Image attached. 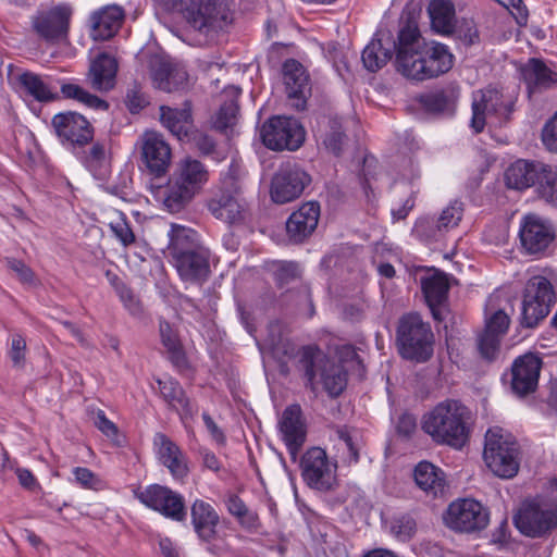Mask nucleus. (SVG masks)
Returning a JSON list of instances; mask_svg holds the SVG:
<instances>
[{
    "instance_id": "nucleus-26",
    "label": "nucleus",
    "mask_w": 557,
    "mask_h": 557,
    "mask_svg": "<svg viewBox=\"0 0 557 557\" xmlns=\"http://www.w3.org/2000/svg\"><path fill=\"white\" fill-rule=\"evenodd\" d=\"M153 446L160 463L169 469L174 479L183 480L187 476L189 468L186 455L168 435L156 433Z\"/></svg>"
},
{
    "instance_id": "nucleus-13",
    "label": "nucleus",
    "mask_w": 557,
    "mask_h": 557,
    "mask_svg": "<svg viewBox=\"0 0 557 557\" xmlns=\"http://www.w3.org/2000/svg\"><path fill=\"white\" fill-rule=\"evenodd\" d=\"M444 520L451 530L470 533L487 525L488 511L479 502L463 498L448 506Z\"/></svg>"
},
{
    "instance_id": "nucleus-22",
    "label": "nucleus",
    "mask_w": 557,
    "mask_h": 557,
    "mask_svg": "<svg viewBox=\"0 0 557 557\" xmlns=\"http://www.w3.org/2000/svg\"><path fill=\"white\" fill-rule=\"evenodd\" d=\"M141 156L146 168L153 176L161 177L168 172L172 152L169 144L160 134L151 132L145 135Z\"/></svg>"
},
{
    "instance_id": "nucleus-61",
    "label": "nucleus",
    "mask_w": 557,
    "mask_h": 557,
    "mask_svg": "<svg viewBox=\"0 0 557 557\" xmlns=\"http://www.w3.org/2000/svg\"><path fill=\"white\" fill-rule=\"evenodd\" d=\"M116 292L120 296V299L124 304L125 308L133 315H138L141 313L140 301L137 299V297L128 286H126L124 283H121L116 286Z\"/></svg>"
},
{
    "instance_id": "nucleus-14",
    "label": "nucleus",
    "mask_w": 557,
    "mask_h": 557,
    "mask_svg": "<svg viewBox=\"0 0 557 557\" xmlns=\"http://www.w3.org/2000/svg\"><path fill=\"white\" fill-rule=\"evenodd\" d=\"M519 242L522 251L530 256H542L555 239V230L535 213L524 215L520 222Z\"/></svg>"
},
{
    "instance_id": "nucleus-52",
    "label": "nucleus",
    "mask_w": 557,
    "mask_h": 557,
    "mask_svg": "<svg viewBox=\"0 0 557 557\" xmlns=\"http://www.w3.org/2000/svg\"><path fill=\"white\" fill-rule=\"evenodd\" d=\"M463 214V203L461 201L455 200L447 208H445L438 220H437V230L448 231L459 224Z\"/></svg>"
},
{
    "instance_id": "nucleus-5",
    "label": "nucleus",
    "mask_w": 557,
    "mask_h": 557,
    "mask_svg": "<svg viewBox=\"0 0 557 557\" xmlns=\"http://www.w3.org/2000/svg\"><path fill=\"white\" fill-rule=\"evenodd\" d=\"M396 345L401 358L418 363L433 356L434 334L431 325L417 312L404 314L396 330Z\"/></svg>"
},
{
    "instance_id": "nucleus-46",
    "label": "nucleus",
    "mask_w": 557,
    "mask_h": 557,
    "mask_svg": "<svg viewBox=\"0 0 557 557\" xmlns=\"http://www.w3.org/2000/svg\"><path fill=\"white\" fill-rule=\"evenodd\" d=\"M225 505L228 513L235 517L242 527L250 529L257 525L258 516L251 512L243 499L236 494H230L225 500Z\"/></svg>"
},
{
    "instance_id": "nucleus-7",
    "label": "nucleus",
    "mask_w": 557,
    "mask_h": 557,
    "mask_svg": "<svg viewBox=\"0 0 557 557\" xmlns=\"http://www.w3.org/2000/svg\"><path fill=\"white\" fill-rule=\"evenodd\" d=\"M227 0H169V9L201 34L222 28L228 15Z\"/></svg>"
},
{
    "instance_id": "nucleus-2",
    "label": "nucleus",
    "mask_w": 557,
    "mask_h": 557,
    "mask_svg": "<svg viewBox=\"0 0 557 557\" xmlns=\"http://www.w3.org/2000/svg\"><path fill=\"white\" fill-rule=\"evenodd\" d=\"M472 423L471 410L466 405L445 399L422 416L421 430L436 445L460 450L470 440Z\"/></svg>"
},
{
    "instance_id": "nucleus-54",
    "label": "nucleus",
    "mask_w": 557,
    "mask_h": 557,
    "mask_svg": "<svg viewBox=\"0 0 557 557\" xmlns=\"http://www.w3.org/2000/svg\"><path fill=\"white\" fill-rule=\"evenodd\" d=\"M125 104L133 114L140 112L149 104L148 97L143 92L140 85L137 82H134L127 89Z\"/></svg>"
},
{
    "instance_id": "nucleus-31",
    "label": "nucleus",
    "mask_w": 557,
    "mask_h": 557,
    "mask_svg": "<svg viewBox=\"0 0 557 557\" xmlns=\"http://www.w3.org/2000/svg\"><path fill=\"white\" fill-rule=\"evenodd\" d=\"M413 480L420 490L434 498L442 496L447 486L444 471L428 460L416 465Z\"/></svg>"
},
{
    "instance_id": "nucleus-32",
    "label": "nucleus",
    "mask_w": 557,
    "mask_h": 557,
    "mask_svg": "<svg viewBox=\"0 0 557 557\" xmlns=\"http://www.w3.org/2000/svg\"><path fill=\"white\" fill-rule=\"evenodd\" d=\"M521 75L529 92L548 89L557 84V73L552 71L543 60L531 58L521 67Z\"/></svg>"
},
{
    "instance_id": "nucleus-29",
    "label": "nucleus",
    "mask_w": 557,
    "mask_h": 557,
    "mask_svg": "<svg viewBox=\"0 0 557 557\" xmlns=\"http://www.w3.org/2000/svg\"><path fill=\"white\" fill-rule=\"evenodd\" d=\"M503 94L494 88L480 90L474 96L470 126L475 134L484 129L487 114L498 117L503 111Z\"/></svg>"
},
{
    "instance_id": "nucleus-30",
    "label": "nucleus",
    "mask_w": 557,
    "mask_h": 557,
    "mask_svg": "<svg viewBox=\"0 0 557 557\" xmlns=\"http://www.w3.org/2000/svg\"><path fill=\"white\" fill-rule=\"evenodd\" d=\"M116 73V60L109 53L101 52L90 64L88 81L95 90L109 91L115 86Z\"/></svg>"
},
{
    "instance_id": "nucleus-21",
    "label": "nucleus",
    "mask_w": 557,
    "mask_h": 557,
    "mask_svg": "<svg viewBox=\"0 0 557 557\" xmlns=\"http://www.w3.org/2000/svg\"><path fill=\"white\" fill-rule=\"evenodd\" d=\"M398 53V39L394 40L391 32L379 30L362 51L363 66L372 73L377 72Z\"/></svg>"
},
{
    "instance_id": "nucleus-9",
    "label": "nucleus",
    "mask_w": 557,
    "mask_h": 557,
    "mask_svg": "<svg viewBox=\"0 0 557 557\" xmlns=\"http://www.w3.org/2000/svg\"><path fill=\"white\" fill-rule=\"evenodd\" d=\"M299 467L306 485L320 493H331L338 487L337 465L332 462L321 447H311L300 457Z\"/></svg>"
},
{
    "instance_id": "nucleus-44",
    "label": "nucleus",
    "mask_w": 557,
    "mask_h": 557,
    "mask_svg": "<svg viewBox=\"0 0 557 557\" xmlns=\"http://www.w3.org/2000/svg\"><path fill=\"white\" fill-rule=\"evenodd\" d=\"M17 82L21 87L37 101L49 102L58 99V95L52 94L41 77L33 72L20 74Z\"/></svg>"
},
{
    "instance_id": "nucleus-17",
    "label": "nucleus",
    "mask_w": 557,
    "mask_h": 557,
    "mask_svg": "<svg viewBox=\"0 0 557 557\" xmlns=\"http://www.w3.org/2000/svg\"><path fill=\"white\" fill-rule=\"evenodd\" d=\"M278 428L290 459L295 462L307 438V426L300 405L293 404L284 409Z\"/></svg>"
},
{
    "instance_id": "nucleus-59",
    "label": "nucleus",
    "mask_w": 557,
    "mask_h": 557,
    "mask_svg": "<svg viewBox=\"0 0 557 557\" xmlns=\"http://www.w3.org/2000/svg\"><path fill=\"white\" fill-rule=\"evenodd\" d=\"M396 433L403 440H410L417 431V419L412 413L404 412L396 422Z\"/></svg>"
},
{
    "instance_id": "nucleus-11",
    "label": "nucleus",
    "mask_w": 557,
    "mask_h": 557,
    "mask_svg": "<svg viewBox=\"0 0 557 557\" xmlns=\"http://www.w3.org/2000/svg\"><path fill=\"white\" fill-rule=\"evenodd\" d=\"M51 127L61 145L72 151L84 148L94 139V126L83 114L75 111L54 114Z\"/></svg>"
},
{
    "instance_id": "nucleus-55",
    "label": "nucleus",
    "mask_w": 557,
    "mask_h": 557,
    "mask_svg": "<svg viewBox=\"0 0 557 557\" xmlns=\"http://www.w3.org/2000/svg\"><path fill=\"white\" fill-rule=\"evenodd\" d=\"M416 531V521L408 515L395 518L391 525V532L400 541H408Z\"/></svg>"
},
{
    "instance_id": "nucleus-8",
    "label": "nucleus",
    "mask_w": 557,
    "mask_h": 557,
    "mask_svg": "<svg viewBox=\"0 0 557 557\" xmlns=\"http://www.w3.org/2000/svg\"><path fill=\"white\" fill-rule=\"evenodd\" d=\"M513 523L525 536L544 537L557 528V502L540 496L525 499L513 516Z\"/></svg>"
},
{
    "instance_id": "nucleus-34",
    "label": "nucleus",
    "mask_w": 557,
    "mask_h": 557,
    "mask_svg": "<svg viewBox=\"0 0 557 557\" xmlns=\"http://www.w3.org/2000/svg\"><path fill=\"white\" fill-rule=\"evenodd\" d=\"M318 136L327 151L336 157L343 153L347 136L339 117L332 115L322 116L319 122Z\"/></svg>"
},
{
    "instance_id": "nucleus-6",
    "label": "nucleus",
    "mask_w": 557,
    "mask_h": 557,
    "mask_svg": "<svg viewBox=\"0 0 557 557\" xmlns=\"http://www.w3.org/2000/svg\"><path fill=\"white\" fill-rule=\"evenodd\" d=\"M520 446L516 438L503 429H488L485 434L483 459L498 478H513L520 467Z\"/></svg>"
},
{
    "instance_id": "nucleus-58",
    "label": "nucleus",
    "mask_w": 557,
    "mask_h": 557,
    "mask_svg": "<svg viewBox=\"0 0 557 557\" xmlns=\"http://www.w3.org/2000/svg\"><path fill=\"white\" fill-rule=\"evenodd\" d=\"M238 107L235 102L230 101L221 106L216 120L215 127L220 131H224L234 124Z\"/></svg>"
},
{
    "instance_id": "nucleus-38",
    "label": "nucleus",
    "mask_w": 557,
    "mask_h": 557,
    "mask_svg": "<svg viewBox=\"0 0 557 557\" xmlns=\"http://www.w3.org/2000/svg\"><path fill=\"white\" fill-rule=\"evenodd\" d=\"M458 88L449 85L445 88L423 94L419 97L420 104L431 113H453L458 98Z\"/></svg>"
},
{
    "instance_id": "nucleus-62",
    "label": "nucleus",
    "mask_w": 557,
    "mask_h": 557,
    "mask_svg": "<svg viewBox=\"0 0 557 557\" xmlns=\"http://www.w3.org/2000/svg\"><path fill=\"white\" fill-rule=\"evenodd\" d=\"M110 228L115 237L124 245L129 246L135 242V235L124 218L116 222L110 223Z\"/></svg>"
},
{
    "instance_id": "nucleus-56",
    "label": "nucleus",
    "mask_w": 557,
    "mask_h": 557,
    "mask_svg": "<svg viewBox=\"0 0 557 557\" xmlns=\"http://www.w3.org/2000/svg\"><path fill=\"white\" fill-rule=\"evenodd\" d=\"M542 143L552 153H557V111L542 128Z\"/></svg>"
},
{
    "instance_id": "nucleus-40",
    "label": "nucleus",
    "mask_w": 557,
    "mask_h": 557,
    "mask_svg": "<svg viewBox=\"0 0 557 557\" xmlns=\"http://www.w3.org/2000/svg\"><path fill=\"white\" fill-rule=\"evenodd\" d=\"M522 301L547 305V307L552 308L556 301V294L552 283L545 276H532L524 286Z\"/></svg>"
},
{
    "instance_id": "nucleus-41",
    "label": "nucleus",
    "mask_w": 557,
    "mask_h": 557,
    "mask_svg": "<svg viewBox=\"0 0 557 557\" xmlns=\"http://www.w3.org/2000/svg\"><path fill=\"white\" fill-rule=\"evenodd\" d=\"M159 331L161 343L166 349L168 358L171 363L177 369L187 368V358L177 333L165 320L160 321Z\"/></svg>"
},
{
    "instance_id": "nucleus-63",
    "label": "nucleus",
    "mask_w": 557,
    "mask_h": 557,
    "mask_svg": "<svg viewBox=\"0 0 557 557\" xmlns=\"http://www.w3.org/2000/svg\"><path fill=\"white\" fill-rule=\"evenodd\" d=\"M7 265L9 269H11L13 272L16 273L20 281L24 284H33L35 280V274L33 270L25 264L24 261L14 259V258H7Z\"/></svg>"
},
{
    "instance_id": "nucleus-37",
    "label": "nucleus",
    "mask_w": 557,
    "mask_h": 557,
    "mask_svg": "<svg viewBox=\"0 0 557 557\" xmlns=\"http://www.w3.org/2000/svg\"><path fill=\"white\" fill-rule=\"evenodd\" d=\"M208 176L209 173L200 161L187 158L178 164L172 178L197 194L208 181Z\"/></svg>"
},
{
    "instance_id": "nucleus-18",
    "label": "nucleus",
    "mask_w": 557,
    "mask_h": 557,
    "mask_svg": "<svg viewBox=\"0 0 557 557\" xmlns=\"http://www.w3.org/2000/svg\"><path fill=\"white\" fill-rule=\"evenodd\" d=\"M242 190L238 178L235 176L233 165L222 182L221 194L209 202V210L220 220L234 223L240 218V205L237 196Z\"/></svg>"
},
{
    "instance_id": "nucleus-24",
    "label": "nucleus",
    "mask_w": 557,
    "mask_h": 557,
    "mask_svg": "<svg viewBox=\"0 0 557 557\" xmlns=\"http://www.w3.org/2000/svg\"><path fill=\"white\" fill-rule=\"evenodd\" d=\"M510 319L498 310L486 321L485 329L478 338V349L481 357L487 361L496 359L499 352L502 337L509 327Z\"/></svg>"
},
{
    "instance_id": "nucleus-35",
    "label": "nucleus",
    "mask_w": 557,
    "mask_h": 557,
    "mask_svg": "<svg viewBox=\"0 0 557 557\" xmlns=\"http://www.w3.org/2000/svg\"><path fill=\"white\" fill-rule=\"evenodd\" d=\"M160 395L170 409L180 411L183 418H193L195 410L184 388L178 381L173 379L157 380Z\"/></svg>"
},
{
    "instance_id": "nucleus-19",
    "label": "nucleus",
    "mask_w": 557,
    "mask_h": 557,
    "mask_svg": "<svg viewBox=\"0 0 557 557\" xmlns=\"http://www.w3.org/2000/svg\"><path fill=\"white\" fill-rule=\"evenodd\" d=\"M71 14L70 7L58 5L35 16L33 27L46 41L59 42L67 37Z\"/></svg>"
},
{
    "instance_id": "nucleus-45",
    "label": "nucleus",
    "mask_w": 557,
    "mask_h": 557,
    "mask_svg": "<svg viewBox=\"0 0 557 557\" xmlns=\"http://www.w3.org/2000/svg\"><path fill=\"white\" fill-rule=\"evenodd\" d=\"M61 92L64 98L66 99H74L78 102L84 103L88 108L96 109V110H108L109 103L99 98L96 95H92L82 88L81 86L76 84L65 83L61 86Z\"/></svg>"
},
{
    "instance_id": "nucleus-57",
    "label": "nucleus",
    "mask_w": 557,
    "mask_h": 557,
    "mask_svg": "<svg viewBox=\"0 0 557 557\" xmlns=\"http://www.w3.org/2000/svg\"><path fill=\"white\" fill-rule=\"evenodd\" d=\"M191 133L193 134L190 136L186 137V139L184 141L193 143L195 145V147L205 156H208V154H211L214 152L215 143L212 139V137L199 132L195 126H194Z\"/></svg>"
},
{
    "instance_id": "nucleus-43",
    "label": "nucleus",
    "mask_w": 557,
    "mask_h": 557,
    "mask_svg": "<svg viewBox=\"0 0 557 557\" xmlns=\"http://www.w3.org/2000/svg\"><path fill=\"white\" fill-rule=\"evenodd\" d=\"M537 196L547 203L557 207V170L548 164L541 163L536 175Z\"/></svg>"
},
{
    "instance_id": "nucleus-27",
    "label": "nucleus",
    "mask_w": 557,
    "mask_h": 557,
    "mask_svg": "<svg viewBox=\"0 0 557 557\" xmlns=\"http://www.w3.org/2000/svg\"><path fill=\"white\" fill-rule=\"evenodd\" d=\"M160 122L173 136L184 141L193 133L194 117L191 101L185 100L182 108L162 104L159 108Z\"/></svg>"
},
{
    "instance_id": "nucleus-51",
    "label": "nucleus",
    "mask_w": 557,
    "mask_h": 557,
    "mask_svg": "<svg viewBox=\"0 0 557 557\" xmlns=\"http://www.w3.org/2000/svg\"><path fill=\"white\" fill-rule=\"evenodd\" d=\"M164 493L165 486L151 484L144 491L136 493V497L141 504L162 515V511H166V507L161 506Z\"/></svg>"
},
{
    "instance_id": "nucleus-53",
    "label": "nucleus",
    "mask_w": 557,
    "mask_h": 557,
    "mask_svg": "<svg viewBox=\"0 0 557 557\" xmlns=\"http://www.w3.org/2000/svg\"><path fill=\"white\" fill-rule=\"evenodd\" d=\"M95 425L116 446H122L124 438L120 435L119 429L109 420L103 410H98L95 417Z\"/></svg>"
},
{
    "instance_id": "nucleus-49",
    "label": "nucleus",
    "mask_w": 557,
    "mask_h": 557,
    "mask_svg": "<svg viewBox=\"0 0 557 557\" xmlns=\"http://www.w3.org/2000/svg\"><path fill=\"white\" fill-rule=\"evenodd\" d=\"M550 307L547 305L522 301L520 324L523 327L533 329L548 315Z\"/></svg>"
},
{
    "instance_id": "nucleus-47",
    "label": "nucleus",
    "mask_w": 557,
    "mask_h": 557,
    "mask_svg": "<svg viewBox=\"0 0 557 557\" xmlns=\"http://www.w3.org/2000/svg\"><path fill=\"white\" fill-rule=\"evenodd\" d=\"M161 506L166 507V511H162L165 518L174 521H185L187 517V510L185 507L184 497L165 486V493L162 498Z\"/></svg>"
},
{
    "instance_id": "nucleus-28",
    "label": "nucleus",
    "mask_w": 557,
    "mask_h": 557,
    "mask_svg": "<svg viewBox=\"0 0 557 557\" xmlns=\"http://www.w3.org/2000/svg\"><path fill=\"white\" fill-rule=\"evenodd\" d=\"M190 520L201 542L211 543L216 540L220 516L211 504L196 499L190 507Z\"/></svg>"
},
{
    "instance_id": "nucleus-3",
    "label": "nucleus",
    "mask_w": 557,
    "mask_h": 557,
    "mask_svg": "<svg viewBox=\"0 0 557 557\" xmlns=\"http://www.w3.org/2000/svg\"><path fill=\"white\" fill-rule=\"evenodd\" d=\"M169 255L173 258L184 282L201 285L211 273L210 250L200 245L197 233L188 227L172 224L169 233Z\"/></svg>"
},
{
    "instance_id": "nucleus-15",
    "label": "nucleus",
    "mask_w": 557,
    "mask_h": 557,
    "mask_svg": "<svg viewBox=\"0 0 557 557\" xmlns=\"http://www.w3.org/2000/svg\"><path fill=\"white\" fill-rule=\"evenodd\" d=\"M147 66L153 86L165 92L184 89L188 82L187 72L172 64L169 57L153 53L147 55Z\"/></svg>"
},
{
    "instance_id": "nucleus-39",
    "label": "nucleus",
    "mask_w": 557,
    "mask_h": 557,
    "mask_svg": "<svg viewBox=\"0 0 557 557\" xmlns=\"http://www.w3.org/2000/svg\"><path fill=\"white\" fill-rule=\"evenodd\" d=\"M123 17L124 12L122 8L117 5H109L100 12H96L92 15V28L96 33L95 37L101 39L111 38L119 29Z\"/></svg>"
},
{
    "instance_id": "nucleus-42",
    "label": "nucleus",
    "mask_w": 557,
    "mask_h": 557,
    "mask_svg": "<svg viewBox=\"0 0 557 557\" xmlns=\"http://www.w3.org/2000/svg\"><path fill=\"white\" fill-rule=\"evenodd\" d=\"M159 194L162 198L163 206L171 213H177L184 210L196 195L172 177Z\"/></svg>"
},
{
    "instance_id": "nucleus-16",
    "label": "nucleus",
    "mask_w": 557,
    "mask_h": 557,
    "mask_svg": "<svg viewBox=\"0 0 557 557\" xmlns=\"http://www.w3.org/2000/svg\"><path fill=\"white\" fill-rule=\"evenodd\" d=\"M542 366L541 357L534 352L530 351L517 357L510 369L512 393L519 397L534 393L537 388Z\"/></svg>"
},
{
    "instance_id": "nucleus-20",
    "label": "nucleus",
    "mask_w": 557,
    "mask_h": 557,
    "mask_svg": "<svg viewBox=\"0 0 557 557\" xmlns=\"http://www.w3.org/2000/svg\"><path fill=\"white\" fill-rule=\"evenodd\" d=\"M320 219V203L308 201L294 211L286 221V234L290 243L302 244L315 231Z\"/></svg>"
},
{
    "instance_id": "nucleus-12",
    "label": "nucleus",
    "mask_w": 557,
    "mask_h": 557,
    "mask_svg": "<svg viewBox=\"0 0 557 557\" xmlns=\"http://www.w3.org/2000/svg\"><path fill=\"white\" fill-rule=\"evenodd\" d=\"M310 183L311 176L298 164H282L271 182V198L280 205L290 202L300 197Z\"/></svg>"
},
{
    "instance_id": "nucleus-36",
    "label": "nucleus",
    "mask_w": 557,
    "mask_h": 557,
    "mask_svg": "<svg viewBox=\"0 0 557 557\" xmlns=\"http://www.w3.org/2000/svg\"><path fill=\"white\" fill-rule=\"evenodd\" d=\"M428 13L431 28L440 35H450L456 17L455 4L451 0H429Z\"/></svg>"
},
{
    "instance_id": "nucleus-60",
    "label": "nucleus",
    "mask_w": 557,
    "mask_h": 557,
    "mask_svg": "<svg viewBox=\"0 0 557 557\" xmlns=\"http://www.w3.org/2000/svg\"><path fill=\"white\" fill-rule=\"evenodd\" d=\"M25 350H26L25 338L20 334L13 335L9 356L11 358V361H12L14 368H16V369L24 368Z\"/></svg>"
},
{
    "instance_id": "nucleus-48",
    "label": "nucleus",
    "mask_w": 557,
    "mask_h": 557,
    "mask_svg": "<svg viewBox=\"0 0 557 557\" xmlns=\"http://www.w3.org/2000/svg\"><path fill=\"white\" fill-rule=\"evenodd\" d=\"M449 36H454L466 46H472L480 41V33L475 22L472 18L461 17L454 24V30Z\"/></svg>"
},
{
    "instance_id": "nucleus-4",
    "label": "nucleus",
    "mask_w": 557,
    "mask_h": 557,
    "mask_svg": "<svg viewBox=\"0 0 557 557\" xmlns=\"http://www.w3.org/2000/svg\"><path fill=\"white\" fill-rule=\"evenodd\" d=\"M298 370L307 380L306 386L315 388L317 376L332 398L338 397L347 386V371L339 363L326 358L315 345L304 346L298 351Z\"/></svg>"
},
{
    "instance_id": "nucleus-25",
    "label": "nucleus",
    "mask_w": 557,
    "mask_h": 557,
    "mask_svg": "<svg viewBox=\"0 0 557 557\" xmlns=\"http://www.w3.org/2000/svg\"><path fill=\"white\" fill-rule=\"evenodd\" d=\"M449 287L448 277L443 272H435L421 281L425 302L435 321L442 322L445 319Z\"/></svg>"
},
{
    "instance_id": "nucleus-50",
    "label": "nucleus",
    "mask_w": 557,
    "mask_h": 557,
    "mask_svg": "<svg viewBox=\"0 0 557 557\" xmlns=\"http://www.w3.org/2000/svg\"><path fill=\"white\" fill-rule=\"evenodd\" d=\"M274 280L280 288L289 285L293 282L300 280L301 270L295 261H278L275 264Z\"/></svg>"
},
{
    "instance_id": "nucleus-10",
    "label": "nucleus",
    "mask_w": 557,
    "mask_h": 557,
    "mask_svg": "<svg viewBox=\"0 0 557 557\" xmlns=\"http://www.w3.org/2000/svg\"><path fill=\"white\" fill-rule=\"evenodd\" d=\"M305 135L299 121L290 116H271L260 128L263 145L274 151L297 150L304 144Z\"/></svg>"
},
{
    "instance_id": "nucleus-33",
    "label": "nucleus",
    "mask_w": 557,
    "mask_h": 557,
    "mask_svg": "<svg viewBox=\"0 0 557 557\" xmlns=\"http://www.w3.org/2000/svg\"><path fill=\"white\" fill-rule=\"evenodd\" d=\"M541 163L523 159L515 161L505 171L506 186L516 190H523L534 186Z\"/></svg>"
},
{
    "instance_id": "nucleus-23",
    "label": "nucleus",
    "mask_w": 557,
    "mask_h": 557,
    "mask_svg": "<svg viewBox=\"0 0 557 557\" xmlns=\"http://www.w3.org/2000/svg\"><path fill=\"white\" fill-rule=\"evenodd\" d=\"M283 75L288 98L296 100V109L304 110L311 95L309 74L300 62L288 59L283 64Z\"/></svg>"
},
{
    "instance_id": "nucleus-1",
    "label": "nucleus",
    "mask_w": 557,
    "mask_h": 557,
    "mask_svg": "<svg viewBox=\"0 0 557 557\" xmlns=\"http://www.w3.org/2000/svg\"><path fill=\"white\" fill-rule=\"evenodd\" d=\"M454 60L446 45L424 42L416 22L407 20L400 25L395 65L405 77L419 82L438 77L451 70Z\"/></svg>"
},
{
    "instance_id": "nucleus-64",
    "label": "nucleus",
    "mask_w": 557,
    "mask_h": 557,
    "mask_svg": "<svg viewBox=\"0 0 557 557\" xmlns=\"http://www.w3.org/2000/svg\"><path fill=\"white\" fill-rule=\"evenodd\" d=\"M505 8H511V14L519 26H525L528 23L529 12L522 0H496Z\"/></svg>"
}]
</instances>
